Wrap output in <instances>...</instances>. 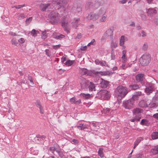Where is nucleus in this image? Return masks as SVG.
Instances as JSON below:
<instances>
[{"label": "nucleus", "mask_w": 158, "mask_h": 158, "mask_svg": "<svg viewBox=\"0 0 158 158\" xmlns=\"http://www.w3.org/2000/svg\"><path fill=\"white\" fill-rule=\"evenodd\" d=\"M143 110L139 108H136L134 109L132 112L134 117L131 119L130 121L132 122H134L135 121H139L141 118V114Z\"/></svg>", "instance_id": "1"}, {"label": "nucleus", "mask_w": 158, "mask_h": 158, "mask_svg": "<svg viewBox=\"0 0 158 158\" xmlns=\"http://www.w3.org/2000/svg\"><path fill=\"white\" fill-rule=\"evenodd\" d=\"M48 18L52 24H55L59 22L60 19V16L57 12L53 10L49 14Z\"/></svg>", "instance_id": "2"}, {"label": "nucleus", "mask_w": 158, "mask_h": 158, "mask_svg": "<svg viewBox=\"0 0 158 158\" xmlns=\"http://www.w3.org/2000/svg\"><path fill=\"white\" fill-rule=\"evenodd\" d=\"M151 60V56L148 53H145L140 58L139 63L142 66H145L148 64Z\"/></svg>", "instance_id": "3"}, {"label": "nucleus", "mask_w": 158, "mask_h": 158, "mask_svg": "<svg viewBox=\"0 0 158 158\" xmlns=\"http://www.w3.org/2000/svg\"><path fill=\"white\" fill-rule=\"evenodd\" d=\"M116 91L119 93L118 96H120L121 98L124 97L129 92L127 87L121 85L119 86L117 88Z\"/></svg>", "instance_id": "4"}, {"label": "nucleus", "mask_w": 158, "mask_h": 158, "mask_svg": "<svg viewBox=\"0 0 158 158\" xmlns=\"http://www.w3.org/2000/svg\"><path fill=\"white\" fill-rule=\"evenodd\" d=\"M98 95L102 100L108 99L110 97V92L106 90H101L98 93Z\"/></svg>", "instance_id": "5"}, {"label": "nucleus", "mask_w": 158, "mask_h": 158, "mask_svg": "<svg viewBox=\"0 0 158 158\" xmlns=\"http://www.w3.org/2000/svg\"><path fill=\"white\" fill-rule=\"evenodd\" d=\"M134 103L133 100L130 99L128 100H124L123 102V106L126 109L130 110L133 108Z\"/></svg>", "instance_id": "6"}, {"label": "nucleus", "mask_w": 158, "mask_h": 158, "mask_svg": "<svg viewBox=\"0 0 158 158\" xmlns=\"http://www.w3.org/2000/svg\"><path fill=\"white\" fill-rule=\"evenodd\" d=\"M155 84L152 83H147L146 84V87L145 91L148 95H149L152 93L154 90Z\"/></svg>", "instance_id": "7"}, {"label": "nucleus", "mask_w": 158, "mask_h": 158, "mask_svg": "<svg viewBox=\"0 0 158 158\" xmlns=\"http://www.w3.org/2000/svg\"><path fill=\"white\" fill-rule=\"evenodd\" d=\"M63 0H52V6L56 9L59 10L62 7V3Z\"/></svg>", "instance_id": "8"}, {"label": "nucleus", "mask_w": 158, "mask_h": 158, "mask_svg": "<svg viewBox=\"0 0 158 158\" xmlns=\"http://www.w3.org/2000/svg\"><path fill=\"white\" fill-rule=\"evenodd\" d=\"M135 80L137 82H140L142 85L145 84L144 75L142 73H139L135 76Z\"/></svg>", "instance_id": "9"}, {"label": "nucleus", "mask_w": 158, "mask_h": 158, "mask_svg": "<svg viewBox=\"0 0 158 158\" xmlns=\"http://www.w3.org/2000/svg\"><path fill=\"white\" fill-rule=\"evenodd\" d=\"M86 17L89 20H95L99 18V16L97 14L91 12L89 14L86 15Z\"/></svg>", "instance_id": "10"}, {"label": "nucleus", "mask_w": 158, "mask_h": 158, "mask_svg": "<svg viewBox=\"0 0 158 158\" xmlns=\"http://www.w3.org/2000/svg\"><path fill=\"white\" fill-rule=\"evenodd\" d=\"M81 74L82 75H86L87 76H92L93 75L94 73H93L92 72L91 70H89L87 69L83 68L81 70Z\"/></svg>", "instance_id": "11"}, {"label": "nucleus", "mask_w": 158, "mask_h": 158, "mask_svg": "<svg viewBox=\"0 0 158 158\" xmlns=\"http://www.w3.org/2000/svg\"><path fill=\"white\" fill-rule=\"evenodd\" d=\"M80 82L81 88L84 89L87 88L89 81L84 78H82Z\"/></svg>", "instance_id": "12"}, {"label": "nucleus", "mask_w": 158, "mask_h": 158, "mask_svg": "<svg viewBox=\"0 0 158 158\" xmlns=\"http://www.w3.org/2000/svg\"><path fill=\"white\" fill-rule=\"evenodd\" d=\"M76 127L79 130L84 131L85 129L88 128L89 126L84 123L78 122L77 125L76 126Z\"/></svg>", "instance_id": "13"}, {"label": "nucleus", "mask_w": 158, "mask_h": 158, "mask_svg": "<svg viewBox=\"0 0 158 158\" xmlns=\"http://www.w3.org/2000/svg\"><path fill=\"white\" fill-rule=\"evenodd\" d=\"M51 3H47L41 4L40 6V10L42 11H45L47 9L51 8Z\"/></svg>", "instance_id": "14"}, {"label": "nucleus", "mask_w": 158, "mask_h": 158, "mask_svg": "<svg viewBox=\"0 0 158 158\" xmlns=\"http://www.w3.org/2000/svg\"><path fill=\"white\" fill-rule=\"evenodd\" d=\"M110 82L105 80L102 78H101L100 81L101 87L102 88H105L107 87L110 86Z\"/></svg>", "instance_id": "15"}, {"label": "nucleus", "mask_w": 158, "mask_h": 158, "mask_svg": "<svg viewBox=\"0 0 158 158\" xmlns=\"http://www.w3.org/2000/svg\"><path fill=\"white\" fill-rule=\"evenodd\" d=\"M157 101L156 98L154 97L153 98V100L149 104V107L151 108H156L158 106Z\"/></svg>", "instance_id": "16"}, {"label": "nucleus", "mask_w": 158, "mask_h": 158, "mask_svg": "<svg viewBox=\"0 0 158 158\" xmlns=\"http://www.w3.org/2000/svg\"><path fill=\"white\" fill-rule=\"evenodd\" d=\"M92 4L91 7L93 9H96L98 8L101 5V3L98 1H95L91 2Z\"/></svg>", "instance_id": "17"}, {"label": "nucleus", "mask_w": 158, "mask_h": 158, "mask_svg": "<svg viewBox=\"0 0 158 158\" xmlns=\"http://www.w3.org/2000/svg\"><path fill=\"white\" fill-rule=\"evenodd\" d=\"M69 20L68 18L66 16H64L62 18L61 22L62 26H66L68 25Z\"/></svg>", "instance_id": "18"}, {"label": "nucleus", "mask_w": 158, "mask_h": 158, "mask_svg": "<svg viewBox=\"0 0 158 158\" xmlns=\"http://www.w3.org/2000/svg\"><path fill=\"white\" fill-rule=\"evenodd\" d=\"M70 102L72 104H74L75 105H79L81 103V101L80 99H79L77 100H76V98L75 97H73L70 99Z\"/></svg>", "instance_id": "19"}, {"label": "nucleus", "mask_w": 158, "mask_h": 158, "mask_svg": "<svg viewBox=\"0 0 158 158\" xmlns=\"http://www.w3.org/2000/svg\"><path fill=\"white\" fill-rule=\"evenodd\" d=\"M125 38L124 35H122L120 37V45L122 47V49H124L126 47L124 45V42L125 41Z\"/></svg>", "instance_id": "20"}, {"label": "nucleus", "mask_w": 158, "mask_h": 158, "mask_svg": "<svg viewBox=\"0 0 158 158\" xmlns=\"http://www.w3.org/2000/svg\"><path fill=\"white\" fill-rule=\"evenodd\" d=\"M95 85L91 82H89L88 86L89 90L90 91H95L96 90Z\"/></svg>", "instance_id": "21"}, {"label": "nucleus", "mask_w": 158, "mask_h": 158, "mask_svg": "<svg viewBox=\"0 0 158 158\" xmlns=\"http://www.w3.org/2000/svg\"><path fill=\"white\" fill-rule=\"evenodd\" d=\"M157 13L156 10L152 8H149L148 9L147 12V15L148 16H152L153 14H155Z\"/></svg>", "instance_id": "22"}, {"label": "nucleus", "mask_w": 158, "mask_h": 158, "mask_svg": "<svg viewBox=\"0 0 158 158\" xmlns=\"http://www.w3.org/2000/svg\"><path fill=\"white\" fill-rule=\"evenodd\" d=\"M128 89L129 91L132 90H135L139 88V85L137 84H134L131 85H129Z\"/></svg>", "instance_id": "23"}, {"label": "nucleus", "mask_w": 158, "mask_h": 158, "mask_svg": "<svg viewBox=\"0 0 158 158\" xmlns=\"http://www.w3.org/2000/svg\"><path fill=\"white\" fill-rule=\"evenodd\" d=\"M59 147V146L57 143H55L54 144L53 147L49 148V150L52 153H54L55 151L56 152V149H58Z\"/></svg>", "instance_id": "24"}, {"label": "nucleus", "mask_w": 158, "mask_h": 158, "mask_svg": "<svg viewBox=\"0 0 158 158\" xmlns=\"http://www.w3.org/2000/svg\"><path fill=\"white\" fill-rule=\"evenodd\" d=\"M143 140V138L142 137H140L137 138L134 143L133 149H135V147L137 146L140 142Z\"/></svg>", "instance_id": "25"}, {"label": "nucleus", "mask_w": 158, "mask_h": 158, "mask_svg": "<svg viewBox=\"0 0 158 158\" xmlns=\"http://www.w3.org/2000/svg\"><path fill=\"white\" fill-rule=\"evenodd\" d=\"M139 107L143 108H146L148 107L146 101L144 100H141L140 101L139 103Z\"/></svg>", "instance_id": "26"}, {"label": "nucleus", "mask_w": 158, "mask_h": 158, "mask_svg": "<svg viewBox=\"0 0 158 158\" xmlns=\"http://www.w3.org/2000/svg\"><path fill=\"white\" fill-rule=\"evenodd\" d=\"M106 12V9L104 8H101L97 14L99 15V17L101 15H104Z\"/></svg>", "instance_id": "27"}, {"label": "nucleus", "mask_w": 158, "mask_h": 158, "mask_svg": "<svg viewBox=\"0 0 158 158\" xmlns=\"http://www.w3.org/2000/svg\"><path fill=\"white\" fill-rule=\"evenodd\" d=\"M151 152L153 155L158 154V145L152 148L151 150Z\"/></svg>", "instance_id": "28"}, {"label": "nucleus", "mask_w": 158, "mask_h": 158, "mask_svg": "<svg viewBox=\"0 0 158 158\" xmlns=\"http://www.w3.org/2000/svg\"><path fill=\"white\" fill-rule=\"evenodd\" d=\"M140 124L142 125L148 126L149 123L148 121L145 119H143L141 120Z\"/></svg>", "instance_id": "29"}, {"label": "nucleus", "mask_w": 158, "mask_h": 158, "mask_svg": "<svg viewBox=\"0 0 158 158\" xmlns=\"http://www.w3.org/2000/svg\"><path fill=\"white\" fill-rule=\"evenodd\" d=\"M56 152L58 154L59 156L60 157H62L64 156V155L63 154L62 151L61 150L60 147L59 146L58 149H56Z\"/></svg>", "instance_id": "30"}, {"label": "nucleus", "mask_w": 158, "mask_h": 158, "mask_svg": "<svg viewBox=\"0 0 158 158\" xmlns=\"http://www.w3.org/2000/svg\"><path fill=\"white\" fill-rule=\"evenodd\" d=\"M152 137L153 139H156L158 138V132H153L151 134Z\"/></svg>", "instance_id": "31"}, {"label": "nucleus", "mask_w": 158, "mask_h": 158, "mask_svg": "<svg viewBox=\"0 0 158 158\" xmlns=\"http://www.w3.org/2000/svg\"><path fill=\"white\" fill-rule=\"evenodd\" d=\"M80 96L86 99H89L90 97V95L89 94H81Z\"/></svg>", "instance_id": "32"}, {"label": "nucleus", "mask_w": 158, "mask_h": 158, "mask_svg": "<svg viewBox=\"0 0 158 158\" xmlns=\"http://www.w3.org/2000/svg\"><path fill=\"white\" fill-rule=\"evenodd\" d=\"M74 60H67L64 63V64L68 66L71 65L74 62Z\"/></svg>", "instance_id": "33"}, {"label": "nucleus", "mask_w": 158, "mask_h": 158, "mask_svg": "<svg viewBox=\"0 0 158 158\" xmlns=\"http://www.w3.org/2000/svg\"><path fill=\"white\" fill-rule=\"evenodd\" d=\"M91 2L90 1H88L86 3L85 6V8L86 10H87L90 8H91Z\"/></svg>", "instance_id": "34"}, {"label": "nucleus", "mask_w": 158, "mask_h": 158, "mask_svg": "<svg viewBox=\"0 0 158 158\" xmlns=\"http://www.w3.org/2000/svg\"><path fill=\"white\" fill-rule=\"evenodd\" d=\"M118 46L116 42L112 41L111 42V48L112 51H113L114 48H115Z\"/></svg>", "instance_id": "35"}, {"label": "nucleus", "mask_w": 158, "mask_h": 158, "mask_svg": "<svg viewBox=\"0 0 158 158\" xmlns=\"http://www.w3.org/2000/svg\"><path fill=\"white\" fill-rule=\"evenodd\" d=\"M39 31L33 29L31 31V34L32 36H36L37 34L39 33Z\"/></svg>", "instance_id": "36"}, {"label": "nucleus", "mask_w": 158, "mask_h": 158, "mask_svg": "<svg viewBox=\"0 0 158 158\" xmlns=\"http://www.w3.org/2000/svg\"><path fill=\"white\" fill-rule=\"evenodd\" d=\"M103 149L102 148H99L98 151V154L101 157L103 156Z\"/></svg>", "instance_id": "37"}, {"label": "nucleus", "mask_w": 158, "mask_h": 158, "mask_svg": "<svg viewBox=\"0 0 158 158\" xmlns=\"http://www.w3.org/2000/svg\"><path fill=\"white\" fill-rule=\"evenodd\" d=\"M26 6L25 4H24L22 5H19L17 6H14L12 8L15 7L16 9H20L22 8H23Z\"/></svg>", "instance_id": "38"}, {"label": "nucleus", "mask_w": 158, "mask_h": 158, "mask_svg": "<svg viewBox=\"0 0 158 158\" xmlns=\"http://www.w3.org/2000/svg\"><path fill=\"white\" fill-rule=\"evenodd\" d=\"M47 35L45 31H42V37L43 39H45L47 37Z\"/></svg>", "instance_id": "39"}, {"label": "nucleus", "mask_w": 158, "mask_h": 158, "mask_svg": "<svg viewBox=\"0 0 158 158\" xmlns=\"http://www.w3.org/2000/svg\"><path fill=\"white\" fill-rule=\"evenodd\" d=\"M35 104L37 107H38L41 106L40 102L39 100H37L36 101L35 103Z\"/></svg>", "instance_id": "40"}, {"label": "nucleus", "mask_w": 158, "mask_h": 158, "mask_svg": "<svg viewBox=\"0 0 158 158\" xmlns=\"http://www.w3.org/2000/svg\"><path fill=\"white\" fill-rule=\"evenodd\" d=\"M138 96H136L135 94H134L133 95L132 97L131 98H130V99L131 100H133V102L134 103V101L135 100H137L138 99Z\"/></svg>", "instance_id": "41"}, {"label": "nucleus", "mask_w": 158, "mask_h": 158, "mask_svg": "<svg viewBox=\"0 0 158 158\" xmlns=\"http://www.w3.org/2000/svg\"><path fill=\"white\" fill-rule=\"evenodd\" d=\"M65 36L64 35L60 34L59 35H56L55 37V38L57 39H61L64 38Z\"/></svg>", "instance_id": "42"}, {"label": "nucleus", "mask_w": 158, "mask_h": 158, "mask_svg": "<svg viewBox=\"0 0 158 158\" xmlns=\"http://www.w3.org/2000/svg\"><path fill=\"white\" fill-rule=\"evenodd\" d=\"M11 42L12 44L16 45L18 44V42L16 41V40L14 38L12 39Z\"/></svg>", "instance_id": "43"}, {"label": "nucleus", "mask_w": 158, "mask_h": 158, "mask_svg": "<svg viewBox=\"0 0 158 158\" xmlns=\"http://www.w3.org/2000/svg\"><path fill=\"white\" fill-rule=\"evenodd\" d=\"M46 54L48 57H50L51 56V53L50 52V51L48 49H46L45 50Z\"/></svg>", "instance_id": "44"}, {"label": "nucleus", "mask_w": 158, "mask_h": 158, "mask_svg": "<svg viewBox=\"0 0 158 158\" xmlns=\"http://www.w3.org/2000/svg\"><path fill=\"white\" fill-rule=\"evenodd\" d=\"M75 12H79L81 10V8L80 6H77L75 10Z\"/></svg>", "instance_id": "45"}, {"label": "nucleus", "mask_w": 158, "mask_h": 158, "mask_svg": "<svg viewBox=\"0 0 158 158\" xmlns=\"http://www.w3.org/2000/svg\"><path fill=\"white\" fill-rule=\"evenodd\" d=\"M38 108H39L40 109V113L41 114H44V110L43 107L41 106L38 107Z\"/></svg>", "instance_id": "46"}, {"label": "nucleus", "mask_w": 158, "mask_h": 158, "mask_svg": "<svg viewBox=\"0 0 158 158\" xmlns=\"http://www.w3.org/2000/svg\"><path fill=\"white\" fill-rule=\"evenodd\" d=\"M72 143L75 145L78 144L79 142L78 140L76 139H73L72 141Z\"/></svg>", "instance_id": "47"}, {"label": "nucleus", "mask_w": 158, "mask_h": 158, "mask_svg": "<svg viewBox=\"0 0 158 158\" xmlns=\"http://www.w3.org/2000/svg\"><path fill=\"white\" fill-rule=\"evenodd\" d=\"M106 17L105 16H103L99 20L100 22H104L106 21Z\"/></svg>", "instance_id": "48"}, {"label": "nucleus", "mask_w": 158, "mask_h": 158, "mask_svg": "<svg viewBox=\"0 0 158 158\" xmlns=\"http://www.w3.org/2000/svg\"><path fill=\"white\" fill-rule=\"evenodd\" d=\"M80 24V23H72V24L73 27L75 28H77L78 25Z\"/></svg>", "instance_id": "49"}, {"label": "nucleus", "mask_w": 158, "mask_h": 158, "mask_svg": "<svg viewBox=\"0 0 158 158\" xmlns=\"http://www.w3.org/2000/svg\"><path fill=\"white\" fill-rule=\"evenodd\" d=\"M111 60H114L115 58V55L113 51H111Z\"/></svg>", "instance_id": "50"}, {"label": "nucleus", "mask_w": 158, "mask_h": 158, "mask_svg": "<svg viewBox=\"0 0 158 158\" xmlns=\"http://www.w3.org/2000/svg\"><path fill=\"white\" fill-rule=\"evenodd\" d=\"M80 21V18H75L74 19V20L73 22L72 23H80L79 21Z\"/></svg>", "instance_id": "51"}, {"label": "nucleus", "mask_w": 158, "mask_h": 158, "mask_svg": "<svg viewBox=\"0 0 158 158\" xmlns=\"http://www.w3.org/2000/svg\"><path fill=\"white\" fill-rule=\"evenodd\" d=\"M28 79L30 81V82L31 83V84H32V85L34 84V82L32 80V78L31 76H28Z\"/></svg>", "instance_id": "52"}, {"label": "nucleus", "mask_w": 158, "mask_h": 158, "mask_svg": "<svg viewBox=\"0 0 158 158\" xmlns=\"http://www.w3.org/2000/svg\"><path fill=\"white\" fill-rule=\"evenodd\" d=\"M100 64L101 65L105 66H106V61H100Z\"/></svg>", "instance_id": "53"}, {"label": "nucleus", "mask_w": 158, "mask_h": 158, "mask_svg": "<svg viewBox=\"0 0 158 158\" xmlns=\"http://www.w3.org/2000/svg\"><path fill=\"white\" fill-rule=\"evenodd\" d=\"M61 46V45L60 44H58L56 45H54L53 46V48L55 50L59 48Z\"/></svg>", "instance_id": "54"}, {"label": "nucleus", "mask_w": 158, "mask_h": 158, "mask_svg": "<svg viewBox=\"0 0 158 158\" xmlns=\"http://www.w3.org/2000/svg\"><path fill=\"white\" fill-rule=\"evenodd\" d=\"M39 139H41V135H36V137L35 138V141H36V140L39 141Z\"/></svg>", "instance_id": "55"}, {"label": "nucleus", "mask_w": 158, "mask_h": 158, "mask_svg": "<svg viewBox=\"0 0 158 158\" xmlns=\"http://www.w3.org/2000/svg\"><path fill=\"white\" fill-rule=\"evenodd\" d=\"M134 94H135L136 96H140L142 94L141 92L140 91H138V92H135Z\"/></svg>", "instance_id": "56"}, {"label": "nucleus", "mask_w": 158, "mask_h": 158, "mask_svg": "<svg viewBox=\"0 0 158 158\" xmlns=\"http://www.w3.org/2000/svg\"><path fill=\"white\" fill-rule=\"evenodd\" d=\"M148 48V45L146 43L144 44L143 47V48L144 50H146Z\"/></svg>", "instance_id": "57"}, {"label": "nucleus", "mask_w": 158, "mask_h": 158, "mask_svg": "<svg viewBox=\"0 0 158 158\" xmlns=\"http://www.w3.org/2000/svg\"><path fill=\"white\" fill-rule=\"evenodd\" d=\"M87 48V46H82L81 48L80 49L81 51H85L86 50Z\"/></svg>", "instance_id": "58"}, {"label": "nucleus", "mask_w": 158, "mask_h": 158, "mask_svg": "<svg viewBox=\"0 0 158 158\" xmlns=\"http://www.w3.org/2000/svg\"><path fill=\"white\" fill-rule=\"evenodd\" d=\"M64 27V31H66L67 32V33H68L69 31V30L68 29V25L66 26H63Z\"/></svg>", "instance_id": "59"}, {"label": "nucleus", "mask_w": 158, "mask_h": 158, "mask_svg": "<svg viewBox=\"0 0 158 158\" xmlns=\"http://www.w3.org/2000/svg\"><path fill=\"white\" fill-rule=\"evenodd\" d=\"M19 42L21 43H23L25 42V40L23 38H21L19 40Z\"/></svg>", "instance_id": "60"}, {"label": "nucleus", "mask_w": 158, "mask_h": 158, "mask_svg": "<svg viewBox=\"0 0 158 158\" xmlns=\"http://www.w3.org/2000/svg\"><path fill=\"white\" fill-rule=\"evenodd\" d=\"M39 140L38 141H36V142L38 143H42L44 142V139H39Z\"/></svg>", "instance_id": "61"}, {"label": "nucleus", "mask_w": 158, "mask_h": 158, "mask_svg": "<svg viewBox=\"0 0 158 158\" xmlns=\"http://www.w3.org/2000/svg\"><path fill=\"white\" fill-rule=\"evenodd\" d=\"M122 58L124 62H125L127 60V58L126 57V55H123Z\"/></svg>", "instance_id": "62"}, {"label": "nucleus", "mask_w": 158, "mask_h": 158, "mask_svg": "<svg viewBox=\"0 0 158 158\" xmlns=\"http://www.w3.org/2000/svg\"><path fill=\"white\" fill-rule=\"evenodd\" d=\"M81 37V33H79L76 37L77 39H80Z\"/></svg>", "instance_id": "63"}, {"label": "nucleus", "mask_w": 158, "mask_h": 158, "mask_svg": "<svg viewBox=\"0 0 158 158\" xmlns=\"http://www.w3.org/2000/svg\"><path fill=\"white\" fill-rule=\"evenodd\" d=\"M153 117L154 118L158 120V113H156V114H154L153 115Z\"/></svg>", "instance_id": "64"}]
</instances>
